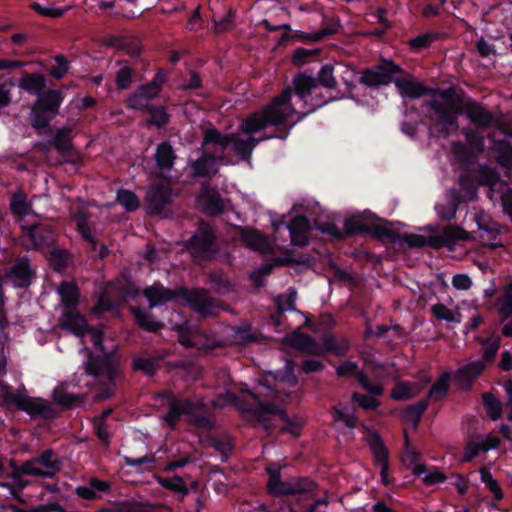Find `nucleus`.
I'll use <instances>...</instances> for the list:
<instances>
[{
	"label": "nucleus",
	"mask_w": 512,
	"mask_h": 512,
	"mask_svg": "<svg viewBox=\"0 0 512 512\" xmlns=\"http://www.w3.org/2000/svg\"><path fill=\"white\" fill-rule=\"evenodd\" d=\"M293 84L295 95L301 105L291 102L292 92L286 89L264 109L245 118L240 125V133L228 136L210 129L205 132L203 143H213L223 150H231L237 155L245 156L250 154L258 143L252 134L268 126L284 124L295 115H299L300 119L326 103L321 97V88L316 79L300 74L294 78Z\"/></svg>",
	"instance_id": "nucleus-1"
},
{
	"label": "nucleus",
	"mask_w": 512,
	"mask_h": 512,
	"mask_svg": "<svg viewBox=\"0 0 512 512\" xmlns=\"http://www.w3.org/2000/svg\"><path fill=\"white\" fill-rule=\"evenodd\" d=\"M7 372V356L4 345H0V378ZM15 404L21 411L31 416H45L51 412V405L48 400L35 398L27 395L26 390L18 389L16 394L12 393L11 387L0 379V405Z\"/></svg>",
	"instance_id": "nucleus-2"
},
{
	"label": "nucleus",
	"mask_w": 512,
	"mask_h": 512,
	"mask_svg": "<svg viewBox=\"0 0 512 512\" xmlns=\"http://www.w3.org/2000/svg\"><path fill=\"white\" fill-rule=\"evenodd\" d=\"M274 396V391L263 385L258 386L255 392L248 389H242L241 398H236L232 394L227 395L231 404L235 405L241 412L275 414L282 416L284 414L282 406L271 401Z\"/></svg>",
	"instance_id": "nucleus-3"
},
{
	"label": "nucleus",
	"mask_w": 512,
	"mask_h": 512,
	"mask_svg": "<svg viewBox=\"0 0 512 512\" xmlns=\"http://www.w3.org/2000/svg\"><path fill=\"white\" fill-rule=\"evenodd\" d=\"M269 475L268 490L273 495H298L309 493L314 489V483L307 478H292L286 481L280 479V470L277 466L267 467Z\"/></svg>",
	"instance_id": "nucleus-4"
},
{
	"label": "nucleus",
	"mask_w": 512,
	"mask_h": 512,
	"mask_svg": "<svg viewBox=\"0 0 512 512\" xmlns=\"http://www.w3.org/2000/svg\"><path fill=\"white\" fill-rule=\"evenodd\" d=\"M61 468V460L52 450H46L42 454L25 461L20 471L27 475L52 478Z\"/></svg>",
	"instance_id": "nucleus-5"
},
{
	"label": "nucleus",
	"mask_w": 512,
	"mask_h": 512,
	"mask_svg": "<svg viewBox=\"0 0 512 512\" xmlns=\"http://www.w3.org/2000/svg\"><path fill=\"white\" fill-rule=\"evenodd\" d=\"M85 371L96 379L98 385L104 386L103 393H98L97 398H107L113 393L110 386L114 376V366L110 358H91L86 364Z\"/></svg>",
	"instance_id": "nucleus-6"
},
{
	"label": "nucleus",
	"mask_w": 512,
	"mask_h": 512,
	"mask_svg": "<svg viewBox=\"0 0 512 512\" xmlns=\"http://www.w3.org/2000/svg\"><path fill=\"white\" fill-rule=\"evenodd\" d=\"M165 80V74L158 72L149 84L140 87L135 93L129 96L127 99L128 107L135 110L150 109V100L159 94L160 88Z\"/></svg>",
	"instance_id": "nucleus-7"
},
{
	"label": "nucleus",
	"mask_w": 512,
	"mask_h": 512,
	"mask_svg": "<svg viewBox=\"0 0 512 512\" xmlns=\"http://www.w3.org/2000/svg\"><path fill=\"white\" fill-rule=\"evenodd\" d=\"M499 444L500 438L494 433L488 435L477 434L471 436L465 443L461 462H470L474 458L478 457L481 453H487L489 450L498 448Z\"/></svg>",
	"instance_id": "nucleus-8"
},
{
	"label": "nucleus",
	"mask_w": 512,
	"mask_h": 512,
	"mask_svg": "<svg viewBox=\"0 0 512 512\" xmlns=\"http://www.w3.org/2000/svg\"><path fill=\"white\" fill-rule=\"evenodd\" d=\"M401 71L400 67L390 60L367 69L361 76V82L366 86H380L389 84L394 74Z\"/></svg>",
	"instance_id": "nucleus-9"
},
{
	"label": "nucleus",
	"mask_w": 512,
	"mask_h": 512,
	"mask_svg": "<svg viewBox=\"0 0 512 512\" xmlns=\"http://www.w3.org/2000/svg\"><path fill=\"white\" fill-rule=\"evenodd\" d=\"M157 405L166 406L169 411L167 416L194 415L200 413L203 403L190 399L175 398L168 395H161L157 399Z\"/></svg>",
	"instance_id": "nucleus-10"
},
{
	"label": "nucleus",
	"mask_w": 512,
	"mask_h": 512,
	"mask_svg": "<svg viewBox=\"0 0 512 512\" xmlns=\"http://www.w3.org/2000/svg\"><path fill=\"white\" fill-rule=\"evenodd\" d=\"M240 236L241 240L247 247L262 253L270 252L273 249L287 251V246L284 243L279 242L277 237L274 239V243L272 244L265 236L256 230L243 229Z\"/></svg>",
	"instance_id": "nucleus-11"
},
{
	"label": "nucleus",
	"mask_w": 512,
	"mask_h": 512,
	"mask_svg": "<svg viewBox=\"0 0 512 512\" xmlns=\"http://www.w3.org/2000/svg\"><path fill=\"white\" fill-rule=\"evenodd\" d=\"M172 198L170 182L168 179H160L157 183H153L147 192L146 200L149 210L152 213H158L163 206Z\"/></svg>",
	"instance_id": "nucleus-12"
},
{
	"label": "nucleus",
	"mask_w": 512,
	"mask_h": 512,
	"mask_svg": "<svg viewBox=\"0 0 512 512\" xmlns=\"http://www.w3.org/2000/svg\"><path fill=\"white\" fill-rule=\"evenodd\" d=\"M310 229L308 220L302 216L295 217L287 227H284L282 224L275 226L277 234H280L281 230L283 232L288 231L291 244L296 246H303L308 243Z\"/></svg>",
	"instance_id": "nucleus-13"
},
{
	"label": "nucleus",
	"mask_w": 512,
	"mask_h": 512,
	"mask_svg": "<svg viewBox=\"0 0 512 512\" xmlns=\"http://www.w3.org/2000/svg\"><path fill=\"white\" fill-rule=\"evenodd\" d=\"M190 249L195 256L209 257L215 251L214 235L208 226L199 229L190 240Z\"/></svg>",
	"instance_id": "nucleus-14"
},
{
	"label": "nucleus",
	"mask_w": 512,
	"mask_h": 512,
	"mask_svg": "<svg viewBox=\"0 0 512 512\" xmlns=\"http://www.w3.org/2000/svg\"><path fill=\"white\" fill-rule=\"evenodd\" d=\"M475 237L458 226H447L443 231L431 238V244L434 247H453L457 242L474 240Z\"/></svg>",
	"instance_id": "nucleus-15"
},
{
	"label": "nucleus",
	"mask_w": 512,
	"mask_h": 512,
	"mask_svg": "<svg viewBox=\"0 0 512 512\" xmlns=\"http://www.w3.org/2000/svg\"><path fill=\"white\" fill-rule=\"evenodd\" d=\"M33 276L34 271L30 267L28 260L22 258L16 261L5 274L4 280L12 283L15 287L22 288L30 285Z\"/></svg>",
	"instance_id": "nucleus-16"
},
{
	"label": "nucleus",
	"mask_w": 512,
	"mask_h": 512,
	"mask_svg": "<svg viewBox=\"0 0 512 512\" xmlns=\"http://www.w3.org/2000/svg\"><path fill=\"white\" fill-rule=\"evenodd\" d=\"M284 342L303 353L309 355H322L323 347L317 344L310 336L298 331L286 336Z\"/></svg>",
	"instance_id": "nucleus-17"
},
{
	"label": "nucleus",
	"mask_w": 512,
	"mask_h": 512,
	"mask_svg": "<svg viewBox=\"0 0 512 512\" xmlns=\"http://www.w3.org/2000/svg\"><path fill=\"white\" fill-rule=\"evenodd\" d=\"M484 363L480 360L472 361L466 366L460 368L456 375V385L458 389L467 391L470 389L473 381L482 373L484 370Z\"/></svg>",
	"instance_id": "nucleus-18"
},
{
	"label": "nucleus",
	"mask_w": 512,
	"mask_h": 512,
	"mask_svg": "<svg viewBox=\"0 0 512 512\" xmlns=\"http://www.w3.org/2000/svg\"><path fill=\"white\" fill-rule=\"evenodd\" d=\"M363 439L369 445L376 465L389 463L388 450L376 431L364 428Z\"/></svg>",
	"instance_id": "nucleus-19"
},
{
	"label": "nucleus",
	"mask_w": 512,
	"mask_h": 512,
	"mask_svg": "<svg viewBox=\"0 0 512 512\" xmlns=\"http://www.w3.org/2000/svg\"><path fill=\"white\" fill-rule=\"evenodd\" d=\"M432 108L439 114V121L436 124V130L439 133L449 134L458 129V123L456 117L451 115L461 113V108L458 106H452L449 111L443 110L440 106H438L435 102L432 103Z\"/></svg>",
	"instance_id": "nucleus-20"
},
{
	"label": "nucleus",
	"mask_w": 512,
	"mask_h": 512,
	"mask_svg": "<svg viewBox=\"0 0 512 512\" xmlns=\"http://www.w3.org/2000/svg\"><path fill=\"white\" fill-rule=\"evenodd\" d=\"M197 205L208 215H217L223 211V202L215 189L205 188L197 197Z\"/></svg>",
	"instance_id": "nucleus-21"
},
{
	"label": "nucleus",
	"mask_w": 512,
	"mask_h": 512,
	"mask_svg": "<svg viewBox=\"0 0 512 512\" xmlns=\"http://www.w3.org/2000/svg\"><path fill=\"white\" fill-rule=\"evenodd\" d=\"M394 83L402 97L416 99L428 93L425 86L412 76L396 79Z\"/></svg>",
	"instance_id": "nucleus-22"
},
{
	"label": "nucleus",
	"mask_w": 512,
	"mask_h": 512,
	"mask_svg": "<svg viewBox=\"0 0 512 512\" xmlns=\"http://www.w3.org/2000/svg\"><path fill=\"white\" fill-rule=\"evenodd\" d=\"M60 325L78 337H84L88 328L85 318L75 311L64 312L60 318Z\"/></svg>",
	"instance_id": "nucleus-23"
},
{
	"label": "nucleus",
	"mask_w": 512,
	"mask_h": 512,
	"mask_svg": "<svg viewBox=\"0 0 512 512\" xmlns=\"http://www.w3.org/2000/svg\"><path fill=\"white\" fill-rule=\"evenodd\" d=\"M144 295L149 302L150 308H153L172 300L176 296V293L166 289L159 283H155L144 290Z\"/></svg>",
	"instance_id": "nucleus-24"
},
{
	"label": "nucleus",
	"mask_w": 512,
	"mask_h": 512,
	"mask_svg": "<svg viewBox=\"0 0 512 512\" xmlns=\"http://www.w3.org/2000/svg\"><path fill=\"white\" fill-rule=\"evenodd\" d=\"M150 504L135 499H128L111 503L109 506L98 509L96 512H151Z\"/></svg>",
	"instance_id": "nucleus-25"
},
{
	"label": "nucleus",
	"mask_w": 512,
	"mask_h": 512,
	"mask_svg": "<svg viewBox=\"0 0 512 512\" xmlns=\"http://www.w3.org/2000/svg\"><path fill=\"white\" fill-rule=\"evenodd\" d=\"M61 102V92L57 90H49L39 95V99L35 105L49 112L51 115H56L58 113Z\"/></svg>",
	"instance_id": "nucleus-26"
},
{
	"label": "nucleus",
	"mask_w": 512,
	"mask_h": 512,
	"mask_svg": "<svg viewBox=\"0 0 512 512\" xmlns=\"http://www.w3.org/2000/svg\"><path fill=\"white\" fill-rule=\"evenodd\" d=\"M45 85V78L38 73L26 74L18 82L19 88L35 95H40Z\"/></svg>",
	"instance_id": "nucleus-27"
},
{
	"label": "nucleus",
	"mask_w": 512,
	"mask_h": 512,
	"mask_svg": "<svg viewBox=\"0 0 512 512\" xmlns=\"http://www.w3.org/2000/svg\"><path fill=\"white\" fill-rule=\"evenodd\" d=\"M422 386L415 382H398L391 391V396L395 400H408L418 395Z\"/></svg>",
	"instance_id": "nucleus-28"
},
{
	"label": "nucleus",
	"mask_w": 512,
	"mask_h": 512,
	"mask_svg": "<svg viewBox=\"0 0 512 512\" xmlns=\"http://www.w3.org/2000/svg\"><path fill=\"white\" fill-rule=\"evenodd\" d=\"M476 222L479 229L482 231L478 236L479 240L487 246L495 247L496 244L492 241L495 240L498 235V229L496 226L490 221L485 220L484 216L480 214L476 216Z\"/></svg>",
	"instance_id": "nucleus-29"
},
{
	"label": "nucleus",
	"mask_w": 512,
	"mask_h": 512,
	"mask_svg": "<svg viewBox=\"0 0 512 512\" xmlns=\"http://www.w3.org/2000/svg\"><path fill=\"white\" fill-rule=\"evenodd\" d=\"M409 420L408 424L403 429L404 434V441H405V449L403 453V461L405 463H409L411 465H421L418 463L419 454L413 450L409 445V439H408V428L416 429L419 423V418H407Z\"/></svg>",
	"instance_id": "nucleus-30"
},
{
	"label": "nucleus",
	"mask_w": 512,
	"mask_h": 512,
	"mask_svg": "<svg viewBox=\"0 0 512 512\" xmlns=\"http://www.w3.org/2000/svg\"><path fill=\"white\" fill-rule=\"evenodd\" d=\"M191 308L204 315L212 314L213 303L205 292L197 291L187 299Z\"/></svg>",
	"instance_id": "nucleus-31"
},
{
	"label": "nucleus",
	"mask_w": 512,
	"mask_h": 512,
	"mask_svg": "<svg viewBox=\"0 0 512 512\" xmlns=\"http://www.w3.org/2000/svg\"><path fill=\"white\" fill-rule=\"evenodd\" d=\"M54 401L66 408H71L82 403V397L69 393L64 385L56 387L53 391Z\"/></svg>",
	"instance_id": "nucleus-32"
},
{
	"label": "nucleus",
	"mask_w": 512,
	"mask_h": 512,
	"mask_svg": "<svg viewBox=\"0 0 512 512\" xmlns=\"http://www.w3.org/2000/svg\"><path fill=\"white\" fill-rule=\"evenodd\" d=\"M467 116L479 126H488L492 121V115L481 106L473 102L466 104Z\"/></svg>",
	"instance_id": "nucleus-33"
},
{
	"label": "nucleus",
	"mask_w": 512,
	"mask_h": 512,
	"mask_svg": "<svg viewBox=\"0 0 512 512\" xmlns=\"http://www.w3.org/2000/svg\"><path fill=\"white\" fill-rule=\"evenodd\" d=\"M130 310L136 318L137 323L145 330L155 332L163 327V324L152 319L151 315L141 309L130 306Z\"/></svg>",
	"instance_id": "nucleus-34"
},
{
	"label": "nucleus",
	"mask_w": 512,
	"mask_h": 512,
	"mask_svg": "<svg viewBox=\"0 0 512 512\" xmlns=\"http://www.w3.org/2000/svg\"><path fill=\"white\" fill-rule=\"evenodd\" d=\"M48 237H44L41 233V228L35 225L23 227V244L27 248L39 247L44 244Z\"/></svg>",
	"instance_id": "nucleus-35"
},
{
	"label": "nucleus",
	"mask_w": 512,
	"mask_h": 512,
	"mask_svg": "<svg viewBox=\"0 0 512 512\" xmlns=\"http://www.w3.org/2000/svg\"><path fill=\"white\" fill-rule=\"evenodd\" d=\"M64 305L70 307L78 303V289L73 282L64 281L60 284L57 290Z\"/></svg>",
	"instance_id": "nucleus-36"
},
{
	"label": "nucleus",
	"mask_w": 512,
	"mask_h": 512,
	"mask_svg": "<svg viewBox=\"0 0 512 512\" xmlns=\"http://www.w3.org/2000/svg\"><path fill=\"white\" fill-rule=\"evenodd\" d=\"M155 159L160 169H170L175 156L172 147L168 143H162L157 147Z\"/></svg>",
	"instance_id": "nucleus-37"
},
{
	"label": "nucleus",
	"mask_w": 512,
	"mask_h": 512,
	"mask_svg": "<svg viewBox=\"0 0 512 512\" xmlns=\"http://www.w3.org/2000/svg\"><path fill=\"white\" fill-rule=\"evenodd\" d=\"M413 474L415 476L421 477L423 482L428 485L441 483L446 479L445 475L441 471L434 470L428 472L425 465H416L413 467Z\"/></svg>",
	"instance_id": "nucleus-38"
},
{
	"label": "nucleus",
	"mask_w": 512,
	"mask_h": 512,
	"mask_svg": "<svg viewBox=\"0 0 512 512\" xmlns=\"http://www.w3.org/2000/svg\"><path fill=\"white\" fill-rule=\"evenodd\" d=\"M433 315L439 319L452 323H460L462 316L457 310H452L446 307L444 304L438 303L431 308Z\"/></svg>",
	"instance_id": "nucleus-39"
},
{
	"label": "nucleus",
	"mask_w": 512,
	"mask_h": 512,
	"mask_svg": "<svg viewBox=\"0 0 512 512\" xmlns=\"http://www.w3.org/2000/svg\"><path fill=\"white\" fill-rule=\"evenodd\" d=\"M481 480L485 484L486 488L493 494L494 499L500 501L503 499V491L498 484V481L494 479L490 470L486 467L480 469Z\"/></svg>",
	"instance_id": "nucleus-40"
},
{
	"label": "nucleus",
	"mask_w": 512,
	"mask_h": 512,
	"mask_svg": "<svg viewBox=\"0 0 512 512\" xmlns=\"http://www.w3.org/2000/svg\"><path fill=\"white\" fill-rule=\"evenodd\" d=\"M215 157H202L195 161L191 167L194 176H206L217 171Z\"/></svg>",
	"instance_id": "nucleus-41"
},
{
	"label": "nucleus",
	"mask_w": 512,
	"mask_h": 512,
	"mask_svg": "<svg viewBox=\"0 0 512 512\" xmlns=\"http://www.w3.org/2000/svg\"><path fill=\"white\" fill-rule=\"evenodd\" d=\"M10 206L12 212L19 217L29 215L31 212L30 203L28 202L26 195L21 191H18L13 195Z\"/></svg>",
	"instance_id": "nucleus-42"
},
{
	"label": "nucleus",
	"mask_w": 512,
	"mask_h": 512,
	"mask_svg": "<svg viewBox=\"0 0 512 512\" xmlns=\"http://www.w3.org/2000/svg\"><path fill=\"white\" fill-rule=\"evenodd\" d=\"M158 483L168 490L182 494L183 496L188 494V488L180 476H174L172 478H158Z\"/></svg>",
	"instance_id": "nucleus-43"
},
{
	"label": "nucleus",
	"mask_w": 512,
	"mask_h": 512,
	"mask_svg": "<svg viewBox=\"0 0 512 512\" xmlns=\"http://www.w3.org/2000/svg\"><path fill=\"white\" fill-rule=\"evenodd\" d=\"M52 116L49 112L34 104L31 109L32 126L36 129L45 128L48 126Z\"/></svg>",
	"instance_id": "nucleus-44"
},
{
	"label": "nucleus",
	"mask_w": 512,
	"mask_h": 512,
	"mask_svg": "<svg viewBox=\"0 0 512 512\" xmlns=\"http://www.w3.org/2000/svg\"><path fill=\"white\" fill-rule=\"evenodd\" d=\"M449 382L450 375L448 373L442 374L441 377L431 387L429 397L434 400L443 398L448 391Z\"/></svg>",
	"instance_id": "nucleus-45"
},
{
	"label": "nucleus",
	"mask_w": 512,
	"mask_h": 512,
	"mask_svg": "<svg viewBox=\"0 0 512 512\" xmlns=\"http://www.w3.org/2000/svg\"><path fill=\"white\" fill-rule=\"evenodd\" d=\"M117 200L128 211H134L139 207L137 196L129 190H120L117 194Z\"/></svg>",
	"instance_id": "nucleus-46"
},
{
	"label": "nucleus",
	"mask_w": 512,
	"mask_h": 512,
	"mask_svg": "<svg viewBox=\"0 0 512 512\" xmlns=\"http://www.w3.org/2000/svg\"><path fill=\"white\" fill-rule=\"evenodd\" d=\"M175 329L178 332V339L179 342L182 345L185 346H194L196 345L195 342L192 340L194 339L198 333L196 329H191L188 325H176Z\"/></svg>",
	"instance_id": "nucleus-47"
},
{
	"label": "nucleus",
	"mask_w": 512,
	"mask_h": 512,
	"mask_svg": "<svg viewBox=\"0 0 512 512\" xmlns=\"http://www.w3.org/2000/svg\"><path fill=\"white\" fill-rule=\"evenodd\" d=\"M318 80L324 87L335 88L337 82L333 74V67L330 65L323 66L318 73Z\"/></svg>",
	"instance_id": "nucleus-48"
},
{
	"label": "nucleus",
	"mask_w": 512,
	"mask_h": 512,
	"mask_svg": "<svg viewBox=\"0 0 512 512\" xmlns=\"http://www.w3.org/2000/svg\"><path fill=\"white\" fill-rule=\"evenodd\" d=\"M336 373L341 377H355L358 379V374H364L358 369V365L352 361H345L336 368Z\"/></svg>",
	"instance_id": "nucleus-49"
},
{
	"label": "nucleus",
	"mask_w": 512,
	"mask_h": 512,
	"mask_svg": "<svg viewBox=\"0 0 512 512\" xmlns=\"http://www.w3.org/2000/svg\"><path fill=\"white\" fill-rule=\"evenodd\" d=\"M31 7L38 12L40 15L49 16V17H60L64 11L62 9H58L53 5L41 2H34Z\"/></svg>",
	"instance_id": "nucleus-50"
},
{
	"label": "nucleus",
	"mask_w": 512,
	"mask_h": 512,
	"mask_svg": "<svg viewBox=\"0 0 512 512\" xmlns=\"http://www.w3.org/2000/svg\"><path fill=\"white\" fill-rule=\"evenodd\" d=\"M76 225H77V229L80 232V234L82 235V237L86 241H88L92 245L93 248H95L96 247L95 238L91 234V231L88 227L87 220L83 215H79L76 217Z\"/></svg>",
	"instance_id": "nucleus-51"
},
{
	"label": "nucleus",
	"mask_w": 512,
	"mask_h": 512,
	"mask_svg": "<svg viewBox=\"0 0 512 512\" xmlns=\"http://www.w3.org/2000/svg\"><path fill=\"white\" fill-rule=\"evenodd\" d=\"M68 72V62L63 56H56L55 63L50 69V75L55 79H61Z\"/></svg>",
	"instance_id": "nucleus-52"
},
{
	"label": "nucleus",
	"mask_w": 512,
	"mask_h": 512,
	"mask_svg": "<svg viewBox=\"0 0 512 512\" xmlns=\"http://www.w3.org/2000/svg\"><path fill=\"white\" fill-rule=\"evenodd\" d=\"M482 399L490 416H499L501 414V404L492 394L486 393Z\"/></svg>",
	"instance_id": "nucleus-53"
},
{
	"label": "nucleus",
	"mask_w": 512,
	"mask_h": 512,
	"mask_svg": "<svg viewBox=\"0 0 512 512\" xmlns=\"http://www.w3.org/2000/svg\"><path fill=\"white\" fill-rule=\"evenodd\" d=\"M93 420L97 437L101 440V442L107 445L110 441L111 434L107 428L106 423L104 422V418H93Z\"/></svg>",
	"instance_id": "nucleus-54"
},
{
	"label": "nucleus",
	"mask_w": 512,
	"mask_h": 512,
	"mask_svg": "<svg viewBox=\"0 0 512 512\" xmlns=\"http://www.w3.org/2000/svg\"><path fill=\"white\" fill-rule=\"evenodd\" d=\"M132 79V72L129 67L123 66L116 75V84L120 89H126Z\"/></svg>",
	"instance_id": "nucleus-55"
},
{
	"label": "nucleus",
	"mask_w": 512,
	"mask_h": 512,
	"mask_svg": "<svg viewBox=\"0 0 512 512\" xmlns=\"http://www.w3.org/2000/svg\"><path fill=\"white\" fill-rule=\"evenodd\" d=\"M335 32H336V27L335 26L324 27V28H322L321 30H319L317 32H312V33H309V34H302L301 38L307 39V40H309L311 42H317V41H320L323 38H325L326 36H328L330 34H333Z\"/></svg>",
	"instance_id": "nucleus-56"
},
{
	"label": "nucleus",
	"mask_w": 512,
	"mask_h": 512,
	"mask_svg": "<svg viewBox=\"0 0 512 512\" xmlns=\"http://www.w3.org/2000/svg\"><path fill=\"white\" fill-rule=\"evenodd\" d=\"M499 313L503 319L512 315V291L506 293L499 302Z\"/></svg>",
	"instance_id": "nucleus-57"
},
{
	"label": "nucleus",
	"mask_w": 512,
	"mask_h": 512,
	"mask_svg": "<svg viewBox=\"0 0 512 512\" xmlns=\"http://www.w3.org/2000/svg\"><path fill=\"white\" fill-rule=\"evenodd\" d=\"M352 399L355 403L361 406L365 411H370L374 409L378 404L377 401L373 397L353 394Z\"/></svg>",
	"instance_id": "nucleus-58"
},
{
	"label": "nucleus",
	"mask_w": 512,
	"mask_h": 512,
	"mask_svg": "<svg viewBox=\"0 0 512 512\" xmlns=\"http://www.w3.org/2000/svg\"><path fill=\"white\" fill-rule=\"evenodd\" d=\"M358 381L360 385L373 395H380L383 392L379 384L371 383L365 374H358Z\"/></svg>",
	"instance_id": "nucleus-59"
},
{
	"label": "nucleus",
	"mask_w": 512,
	"mask_h": 512,
	"mask_svg": "<svg viewBox=\"0 0 512 512\" xmlns=\"http://www.w3.org/2000/svg\"><path fill=\"white\" fill-rule=\"evenodd\" d=\"M149 112L151 113V119L149 121L151 124H155L157 126L166 124L168 115L164 108L160 107L153 110L149 109Z\"/></svg>",
	"instance_id": "nucleus-60"
},
{
	"label": "nucleus",
	"mask_w": 512,
	"mask_h": 512,
	"mask_svg": "<svg viewBox=\"0 0 512 512\" xmlns=\"http://www.w3.org/2000/svg\"><path fill=\"white\" fill-rule=\"evenodd\" d=\"M20 469H21V465L15 466L13 468V472L11 473L10 477L13 480L12 485L14 487L18 488V490L22 491L28 485V482L22 478V476L26 475V474L24 472L20 471Z\"/></svg>",
	"instance_id": "nucleus-61"
},
{
	"label": "nucleus",
	"mask_w": 512,
	"mask_h": 512,
	"mask_svg": "<svg viewBox=\"0 0 512 512\" xmlns=\"http://www.w3.org/2000/svg\"><path fill=\"white\" fill-rule=\"evenodd\" d=\"M452 284L458 290H467L471 287L472 281L466 274H457L453 277Z\"/></svg>",
	"instance_id": "nucleus-62"
},
{
	"label": "nucleus",
	"mask_w": 512,
	"mask_h": 512,
	"mask_svg": "<svg viewBox=\"0 0 512 512\" xmlns=\"http://www.w3.org/2000/svg\"><path fill=\"white\" fill-rule=\"evenodd\" d=\"M134 368L143 370L147 374H153L155 371L154 362L150 359L139 358L134 360Z\"/></svg>",
	"instance_id": "nucleus-63"
},
{
	"label": "nucleus",
	"mask_w": 512,
	"mask_h": 512,
	"mask_svg": "<svg viewBox=\"0 0 512 512\" xmlns=\"http://www.w3.org/2000/svg\"><path fill=\"white\" fill-rule=\"evenodd\" d=\"M67 258V253L60 250H55L51 254L50 262L54 266L56 270H60L65 266V260Z\"/></svg>",
	"instance_id": "nucleus-64"
}]
</instances>
